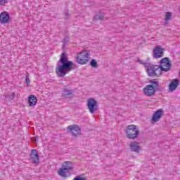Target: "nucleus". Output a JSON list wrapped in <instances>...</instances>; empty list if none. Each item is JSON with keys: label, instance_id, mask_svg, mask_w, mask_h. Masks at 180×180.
Segmentation results:
<instances>
[{"label": "nucleus", "instance_id": "1", "mask_svg": "<svg viewBox=\"0 0 180 180\" xmlns=\"http://www.w3.org/2000/svg\"><path fill=\"white\" fill-rule=\"evenodd\" d=\"M68 72V58L65 53H62L60 58L58 62L57 67L56 68V73L59 78H63L67 75Z\"/></svg>", "mask_w": 180, "mask_h": 180}, {"label": "nucleus", "instance_id": "2", "mask_svg": "<svg viewBox=\"0 0 180 180\" xmlns=\"http://www.w3.org/2000/svg\"><path fill=\"white\" fill-rule=\"evenodd\" d=\"M89 51H82L77 53L76 60L80 65H85L89 63Z\"/></svg>", "mask_w": 180, "mask_h": 180}, {"label": "nucleus", "instance_id": "3", "mask_svg": "<svg viewBox=\"0 0 180 180\" xmlns=\"http://www.w3.org/2000/svg\"><path fill=\"white\" fill-rule=\"evenodd\" d=\"M146 72L149 77H160L161 75V68L157 65H148L146 66Z\"/></svg>", "mask_w": 180, "mask_h": 180}, {"label": "nucleus", "instance_id": "4", "mask_svg": "<svg viewBox=\"0 0 180 180\" xmlns=\"http://www.w3.org/2000/svg\"><path fill=\"white\" fill-rule=\"evenodd\" d=\"M139 133V129L137 128V127H136V125H129L127 128V136L131 140L137 139Z\"/></svg>", "mask_w": 180, "mask_h": 180}, {"label": "nucleus", "instance_id": "5", "mask_svg": "<svg viewBox=\"0 0 180 180\" xmlns=\"http://www.w3.org/2000/svg\"><path fill=\"white\" fill-rule=\"evenodd\" d=\"M150 83L152 85H147L143 89V94L147 95V96H153V95L155 94V88H154V86H157L158 85V82L155 80H152Z\"/></svg>", "mask_w": 180, "mask_h": 180}, {"label": "nucleus", "instance_id": "6", "mask_svg": "<svg viewBox=\"0 0 180 180\" xmlns=\"http://www.w3.org/2000/svg\"><path fill=\"white\" fill-rule=\"evenodd\" d=\"M159 67L161 69V72H162V71H169L171 69V61H169L168 58H165L161 60Z\"/></svg>", "mask_w": 180, "mask_h": 180}, {"label": "nucleus", "instance_id": "7", "mask_svg": "<svg viewBox=\"0 0 180 180\" xmlns=\"http://www.w3.org/2000/svg\"><path fill=\"white\" fill-rule=\"evenodd\" d=\"M88 109L90 113H94L95 110H96V106H98V103L95 99L90 98L87 103Z\"/></svg>", "mask_w": 180, "mask_h": 180}, {"label": "nucleus", "instance_id": "8", "mask_svg": "<svg viewBox=\"0 0 180 180\" xmlns=\"http://www.w3.org/2000/svg\"><path fill=\"white\" fill-rule=\"evenodd\" d=\"M65 164H66V165H63L62 168L58 170V176L62 178H67V174L68 172V161L65 162Z\"/></svg>", "mask_w": 180, "mask_h": 180}, {"label": "nucleus", "instance_id": "9", "mask_svg": "<svg viewBox=\"0 0 180 180\" xmlns=\"http://www.w3.org/2000/svg\"><path fill=\"white\" fill-rule=\"evenodd\" d=\"M69 131L74 136L77 137V136H81V128L78 125H71L68 127Z\"/></svg>", "mask_w": 180, "mask_h": 180}, {"label": "nucleus", "instance_id": "10", "mask_svg": "<svg viewBox=\"0 0 180 180\" xmlns=\"http://www.w3.org/2000/svg\"><path fill=\"white\" fill-rule=\"evenodd\" d=\"M30 160L32 164H39L40 159L39 158V152H37V150L32 149L31 150Z\"/></svg>", "mask_w": 180, "mask_h": 180}, {"label": "nucleus", "instance_id": "11", "mask_svg": "<svg viewBox=\"0 0 180 180\" xmlns=\"http://www.w3.org/2000/svg\"><path fill=\"white\" fill-rule=\"evenodd\" d=\"M164 56V49L161 46H157L153 50V56L155 58H161Z\"/></svg>", "mask_w": 180, "mask_h": 180}, {"label": "nucleus", "instance_id": "12", "mask_svg": "<svg viewBox=\"0 0 180 180\" xmlns=\"http://www.w3.org/2000/svg\"><path fill=\"white\" fill-rule=\"evenodd\" d=\"M164 113V111L162 109H159L157 111H155L152 117V122L154 123H157V122H159V120L162 117V115Z\"/></svg>", "mask_w": 180, "mask_h": 180}, {"label": "nucleus", "instance_id": "13", "mask_svg": "<svg viewBox=\"0 0 180 180\" xmlns=\"http://www.w3.org/2000/svg\"><path fill=\"white\" fill-rule=\"evenodd\" d=\"M11 18V15L6 11H4L0 13V23H8L9 22V19Z\"/></svg>", "mask_w": 180, "mask_h": 180}, {"label": "nucleus", "instance_id": "14", "mask_svg": "<svg viewBox=\"0 0 180 180\" xmlns=\"http://www.w3.org/2000/svg\"><path fill=\"white\" fill-rule=\"evenodd\" d=\"M178 86H179V80L178 79H174L171 81L169 85V90L170 92H174Z\"/></svg>", "mask_w": 180, "mask_h": 180}, {"label": "nucleus", "instance_id": "15", "mask_svg": "<svg viewBox=\"0 0 180 180\" xmlns=\"http://www.w3.org/2000/svg\"><path fill=\"white\" fill-rule=\"evenodd\" d=\"M28 103L30 106H36L37 103V98L34 95H30L28 97Z\"/></svg>", "mask_w": 180, "mask_h": 180}, {"label": "nucleus", "instance_id": "16", "mask_svg": "<svg viewBox=\"0 0 180 180\" xmlns=\"http://www.w3.org/2000/svg\"><path fill=\"white\" fill-rule=\"evenodd\" d=\"M130 148L132 151L139 153V151H140V145L137 142H131L130 143Z\"/></svg>", "mask_w": 180, "mask_h": 180}, {"label": "nucleus", "instance_id": "17", "mask_svg": "<svg viewBox=\"0 0 180 180\" xmlns=\"http://www.w3.org/2000/svg\"><path fill=\"white\" fill-rule=\"evenodd\" d=\"M62 98L67 99L68 98V87H65L61 91Z\"/></svg>", "mask_w": 180, "mask_h": 180}, {"label": "nucleus", "instance_id": "18", "mask_svg": "<svg viewBox=\"0 0 180 180\" xmlns=\"http://www.w3.org/2000/svg\"><path fill=\"white\" fill-rule=\"evenodd\" d=\"M171 18H172V13L171 12H166L165 15V23H168Z\"/></svg>", "mask_w": 180, "mask_h": 180}, {"label": "nucleus", "instance_id": "19", "mask_svg": "<svg viewBox=\"0 0 180 180\" xmlns=\"http://www.w3.org/2000/svg\"><path fill=\"white\" fill-rule=\"evenodd\" d=\"M5 98L6 99H7V101H13V99L15 98V92L8 93L5 96Z\"/></svg>", "mask_w": 180, "mask_h": 180}, {"label": "nucleus", "instance_id": "20", "mask_svg": "<svg viewBox=\"0 0 180 180\" xmlns=\"http://www.w3.org/2000/svg\"><path fill=\"white\" fill-rule=\"evenodd\" d=\"M75 64L72 63V61H68V71H72V70H75L76 68Z\"/></svg>", "mask_w": 180, "mask_h": 180}, {"label": "nucleus", "instance_id": "21", "mask_svg": "<svg viewBox=\"0 0 180 180\" xmlns=\"http://www.w3.org/2000/svg\"><path fill=\"white\" fill-rule=\"evenodd\" d=\"M90 65L94 68H96V67H98V61L95 59H92L90 63Z\"/></svg>", "mask_w": 180, "mask_h": 180}, {"label": "nucleus", "instance_id": "22", "mask_svg": "<svg viewBox=\"0 0 180 180\" xmlns=\"http://www.w3.org/2000/svg\"><path fill=\"white\" fill-rule=\"evenodd\" d=\"M8 4V0H0V6H5Z\"/></svg>", "mask_w": 180, "mask_h": 180}, {"label": "nucleus", "instance_id": "23", "mask_svg": "<svg viewBox=\"0 0 180 180\" xmlns=\"http://www.w3.org/2000/svg\"><path fill=\"white\" fill-rule=\"evenodd\" d=\"M25 82H26L27 85L29 86V85L30 84V79H29V75H26Z\"/></svg>", "mask_w": 180, "mask_h": 180}, {"label": "nucleus", "instance_id": "24", "mask_svg": "<svg viewBox=\"0 0 180 180\" xmlns=\"http://www.w3.org/2000/svg\"><path fill=\"white\" fill-rule=\"evenodd\" d=\"M68 170L71 171V169H72V168H74V166L72 165V164L71 162H69L68 164Z\"/></svg>", "mask_w": 180, "mask_h": 180}, {"label": "nucleus", "instance_id": "25", "mask_svg": "<svg viewBox=\"0 0 180 180\" xmlns=\"http://www.w3.org/2000/svg\"><path fill=\"white\" fill-rule=\"evenodd\" d=\"M74 96V93L72 91H69L68 98H72Z\"/></svg>", "mask_w": 180, "mask_h": 180}, {"label": "nucleus", "instance_id": "26", "mask_svg": "<svg viewBox=\"0 0 180 180\" xmlns=\"http://www.w3.org/2000/svg\"><path fill=\"white\" fill-rule=\"evenodd\" d=\"M138 62L139 64H142L143 65H146V62L140 60V59H138Z\"/></svg>", "mask_w": 180, "mask_h": 180}, {"label": "nucleus", "instance_id": "27", "mask_svg": "<svg viewBox=\"0 0 180 180\" xmlns=\"http://www.w3.org/2000/svg\"><path fill=\"white\" fill-rule=\"evenodd\" d=\"M65 47V43L63 44V48L64 49Z\"/></svg>", "mask_w": 180, "mask_h": 180}, {"label": "nucleus", "instance_id": "28", "mask_svg": "<svg viewBox=\"0 0 180 180\" xmlns=\"http://www.w3.org/2000/svg\"><path fill=\"white\" fill-rule=\"evenodd\" d=\"M101 19H103V17H102Z\"/></svg>", "mask_w": 180, "mask_h": 180}]
</instances>
